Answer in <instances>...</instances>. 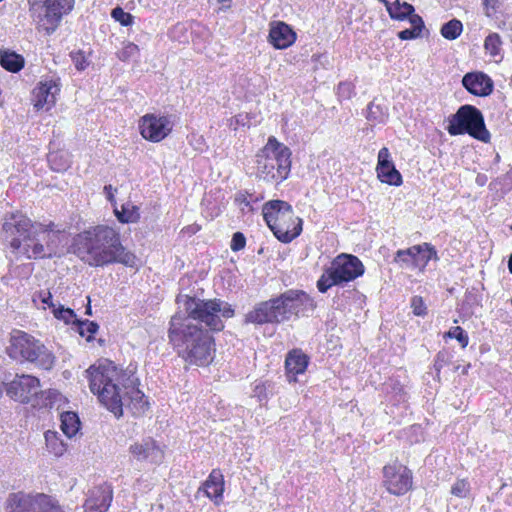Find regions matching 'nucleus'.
Instances as JSON below:
<instances>
[{
    "label": "nucleus",
    "instance_id": "obj_1",
    "mask_svg": "<svg viewBox=\"0 0 512 512\" xmlns=\"http://www.w3.org/2000/svg\"><path fill=\"white\" fill-rule=\"evenodd\" d=\"M186 316L175 314L170 321L168 337L178 356L187 364L205 367L215 357V341L209 330L224 328L223 318L234 316L231 305L220 299L201 300L187 295L177 298Z\"/></svg>",
    "mask_w": 512,
    "mask_h": 512
},
{
    "label": "nucleus",
    "instance_id": "obj_2",
    "mask_svg": "<svg viewBox=\"0 0 512 512\" xmlns=\"http://www.w3.org/2000/svg\"><path fill=\"white\" fill-rule=\"evenodd\" d=\"M0 237L12 252L27 259L60 256L68 244V235L53 222L32 221L20 211L6 213L1 219Z\"/></svg>",
    "mask_w": 512,
    "mask_h": 512
},
{
    "label": "nucleus",
    "instance_id": "obj_3",
    "mask_svg": "<svg viewBox=\"0 0 512 512\" xmlns=\"http://www.w3.org/2000/svg\"><path fill=\"white\" fill-rule=\"evenodd\" d=\"M90 391L116 417L123 414L124 405H133L137 413L148 409V401L139 390V380L131 369L118 368L108 359L99 360L85 371Z\"/></svg>",
    "mask_w": 512,
    "mask_h": 512
},
{
    "label": "nucleus",
    "instance_id": "obj_4",
    "mask_svg": "<svg viewBox=\"0 0 512 512\" xmlns=\"http://www.w3.org/2000/svg\"><path fill=\"white\" fill-rule=\"evenodd\" d=\"M78 255L90 266L99 267L121 263L135 267L137 258L123 247L119 232L106 225H98L79 235Z\"/></svg>",
    "mask_w": 512,
    "mask_h": 512
},
{
    "label": "nucleus",
    "instance_id": "obj_5",
    "mask_svg": "<svg viewBox=\"0 0 512 512\" xmlns=\"http://www.w3.org/2000/svg\"><path fill=\"white\" fill-rule=\"evenodd\" d=\"M292 152L274 136H270L266 145L256 156V175L259 179L272 184L286 180L291 171Z\"/></svg>",
    "mask_w": 512,
    "mask_h": 512
},
{
    "label": "nucleus",
    "instance_id": "obj_6",
    "mask_svg": "<svg viewBox=\"0 0 512 512\" xmlns=\"http://www.w3.org/2000/svg\"><path fill=\"white\" fill-rule=\"evenodd\" d=\"M262 214L274 236L283 243L291 242L302 232V219L295 216L292 206L286 201L266 202Z\"/></svg>",
    "mask_w": 512,
    "mask_h": 512
},
{
    "label": "nucleus",
    "instance_id": "obj_7",
    "mask_svg": "<svg viewBox=\"0 0 512 512\" xmlns=\"http://www.w3.org/2000/svg\"><path fill=\"white\" fill-rule=\"evenodd\" d=\"M7 351L12 359L27 361L45 370L52 369L56 361L55 355L40 340L23 331L13 333Z\"/></svg>",
    "mask_w": 512,
    "mask_h": 512
},
{
    "label": "nucleus",
    "instance_id": "obj_8",
    "mask_svg": "<svg viewBox=\"0 0 512 512\" xmlns=\"http://www.w3.org/2000/svg\"><path fill=\"white\" fill-rule=\"evenodd\" d=\"M364 265L358 257L351 254H340L333 259L317 281V288L326 293L332 286L343 285L364 274Z\"/></svg>",
    "mask_w": 512,
    "mask_h": 512
},
{
    "label": "nucleus",
    "instance_id": "obj_9",
    "mask_svg": "<svg viewBox=\"0 0 512 512\" xmlns=\"http://www.w3.org/2000/svg\"><path fill=\"white\" fill-rule=\"evenodd\" d=\"M447 131L450 135L469 134L470 136L488 142L490 133L485 127L484 118L479 109L471 105L461 106L449 118Z\"/></svg>",
    "mask_w": 512,
    "mask_h": 512
},
{
    "label": "nucleus",
    "instance_id": "obj_10",
    "mask_svg": "<svg viewBox=\"0 0 512 512\" xmlns=\"http://www.w3.org/2000/svg\"><path fill=\"white\" fill-rule=\"evenodd\" d=\"M5 508L7 512H65L57 500L43 493H11Z\"/></svg>",
    "mask_w": 512,
    "mask_h": 512
},
{
    "label": "nucleus",
    "instance_id": "obj_11",
    "mask_svg": "<svg viewBox=\"0 0 512 512\" xmlns=\"http://www.w3.org/2000/svg\"><path fill=\"white\" fill-rule=\"evenodd\" d=\"M75 0H44L39 8L41 11L36 14V5L31 8L37 28L51 35L58 28L62 17L68 14L74 7Z\"/></svg>",
    "mask_w": 512,
    "mask_h": 512
},
{
    "label": "nucleus",
    "instance_id": "obj_12",
    "mask_svg": "<svg viewBox=\"0 0 512 512\" xmlns=\"http://www.w3.org/2000/svg\"><path fill=\"white\" fill-rule=\"evenodd\" d=\"M284 293L259 303L246 315V322L254 324L281 323L291 318Z\"/></svg>",
    "mask_w": 512,
    "mask_h": 512
},
{
    "label": "nucleus",
    "instance_id": "obj_13",
    "mask_svg": "<svg viewBox=\"0 0 512 512\" xmlns=\"http://www.w3.org/2000/svg\"><path fill=\"white\" fill-rule=\"evenodd\" d=\"M438 260L437 251L429 243H422L396 251L393 262L401 269L424 271L429 261Z\"/></svg>",
    "mask_w": 512,
    "mask_h": 512
},
{
    "label": "nucleus",
    "instance_id": "obj_14",
    "mask_svg": "<svg viewBox=\"0 0 512 512\" xmlns=\"http://www.w3.org/2000/svg\"><path fill=\"white\" fill-rule=\"evenodd\" d=\"M40 381L37 377L27 374L16 375L6 385V394L23 404L31 403L33 406L39 404Z\"/></svg>",
    "mask_w": 512,
    "mask_h": 512
},
{
    "label": "nucleus",
    "instance_id": "obj_15",
    "mask_svg": "<svg viewBox=\"0 0 512 512\" xmlns=\"http://www.w3.org/2000/svg\"><path fill=\"white\" fill-rule=\"evenodd\" d=\"M383 484L389 493L404 495L412 488V472L399 463L386 465L383 468Z\"/></svg>",
    "mask_w": 512,
    "mask_h": 512
},
{
    "label": "nucleus",
    "instance_id": "obj_16",
    "mask_svg": "<svg viewBox=\"0 0 512 512\" xmlns=\"http://www.w3.org/2000/svg\"><path fill=\"white\" fill-rule=\"evenodd\" d=\"M139 129L146 140L160 142L172 131L173 122L170 116L146 114L140 119Z\"/></svg>",
    "mask_w": 512,
    "mask_h": 512
},
{
    "label": "nucleus",
    "instance_id": "obj_17",
    "mask_svg": "<svg viewBox=\"0 0 512 512\" xmlns=\"http://www.w3.org/2000/svg\"><path fill=\"white\" fill-rule=\"evenodd\" d=\"M60 92L59 79H45L40 81L33 90L34 107L37 110H50L56 103V96Z\"/></svg>",
    "mask_w": 512,
    "mask_h": 512
},
{
    "label": "nucleus",
    "instance_id": "obj_18",
    "mask_svg": "<svg viewBox=\"0 0 512 512\" xmlns=\"http://www.w3.org/2000/svg\"><path fill=\"white\" fill-rule=\"evenodd\" d=\"M113 499L110 485L103 484L89 490L88 497L83 505L84 512H107Z\"/></svg>",
    "mask_w": 512,
    "mask_h": 512
},
{
    "label": "nucleus",
    "instance_id": "obj_19",
    "mask_svg": "<svg viewBox=\"0 0 512 512\" xmlns=\"http://www.w3.org/2000/svg\"><path fill=\"white\" fill-rule=\"evenodd\" d=\"M376 172L379 180L383 183L394 186L402 184V176L395 168L390 152L386 147L381 148L378 152Z\"/></svg>",
    "mask_w": 512,
    "mask_h": 512
},
{
    "label": "nucleus",
    "instance_id": "obj_20",
    "mask_svg": "<svg viewBox=\"0 0 512 512\" xmlns=\"http://www.w3.org/2000/svg\"><path fill=\"white\" fill-rule=\"evenodd\" d=\"M129 452L138 461H149L157 464L163 460L164 453L152 438L142 439L129 447Z\"/></svg>",
    "mask_w": 512,
    "mask_h": 512
},
{
    "label": "nucleus",
    "instance_id": "obj_21",
    "mask_svg": "<svg viewBox=\"0 0 512 512\" xmlns=\"http://www.w3.org/2000/svg\"><path fill=\"white\" fill-rule=\"evenodd\" d=\"M284 299L288 303V311L291 317L313 311L316 307L313 298L302 290H287L284 292Z\"/></svg>",
    "mask_w": 512,
    "mask_h": 512
},
{
    "label": "nucleus",
    "instance_id": "obj_22",
    "mask_svg": "<svg viewBox=\"0 0 512 512\" xmlns=\"http://www.w3.org/2000/svg\"><path fill=\"white\" fill-rule=\"evenodd\" d=\"M462 85L476 96H487L493 90L492 80L482 72L467 73L462 78Z\"/></svg>",
    "mask_w": 512,
    "mask_h": 512
},
{
    "label": "nucleus",
    "instance_id": "obj_23",
    "mask_svg": "<svg viewBox=\"0 0 512 512\" xmlns=\"http://www.w3.org/2000/svg\"><path fill=\"white\" fill-rule=\"evenodd\" d=\"M296 40V33L284 22L271 24L269 31V42L276 49H286Z\"/></svg>",
    "mask_w": 512,
    "mask_h": 512
},
{
    "label": "nucleus",
    "instance_id": "obj_24",
    "mask_svg": "<svg viewBox=\"0 0 512 512\" xmlns=\"http://www.w3.org/2000/svg\"><path fill=\"white\" fill-rule=\"evenodd\" d=\"M308 365V357L300 350L289 352L285 360V368L289 381H296V375L305 372Z\"/></svg>",
    "mask_w": 512,
    "mask_h": 512
},
{
    "label": "nucleus",
    "instance_id": "obj_25",
    "mask_svg": "<svg viewBox=\"0 0 512 512\" xmlns=\"http://www.w3.org/2000/svg\"><path fill=\"white\" fill-rule=\"evenodd\" d=\"M203 490L207 497L217 500L222 498L224 491V480L220 470H213L203 484Z\"/></svg>",
    "mask_w": 512,
    "mask_h": 512
},
{
    "label": "nucleus",
    "instance_id": "obj_26",
    "mask_svg": "<svg viewBox=\"0 0 512 512\" xmlns=\"http://www.w3.org/2000/svg\"><path fill=\"white\" fill-rule=\"evenodd\" d=\"M389 117L388 109L381 104L372 101L368 104L366 109V119L372 124H384Z\"/></svg>",
    "mask_w": 512,
    "mask_h": 512
},
{
    "label": "nucleus",
    "instance_id": "obj_27",
    "mask_svg": "<svg viewBox=\"0 0 512 512\" xmlns=\"http://www.w3.org/2000/svg\"><path fill=\"white\" fill-rule=\"evenodd\" d=\"M114 214L121 223H136L140 219L139 207L131 202L124 203L121 209L114 207Z\"/></svg>",
    "mask_w": 512,
    "mask_h": 512
},
{
    "label": "nucleus",
    "instance_id": "obj_28",
    "mask_svg": "<svg viewBox=\"0 0 512 512\" xmlns=\"http://www.w3.org/2000/svg\"><path fill=\"white\" fill-rule=\"evenodd\" d=\"M387 12L391 19L403 21L407 19L408 15L415 12L414 7L407 3L401 2L400 0H394L388 5Z\"/></svg>",
    "mask_w": 512,
    "mask_h": 512
},
{
    "label": "nucleus",
    "instance_id": "obj_29",
    "mask_svg": "<svg viewBox=\"0 0 512 512\" xmlns=\"http://www.w3.org/2000/svg\"><path fill=\"white\" fill-rule=\"evenodd\" d=\"M79 428L80 421L76 413L68 411L61 414V429L68 438L76 435Z\"/></svg>",
    "mask_w": 512,
    "mask_h": 512
},
{
    "label": "nucleus",
    "instance_id": "obj_30",
    "mask_svg": "<svg viewBox=\"0 0 512 512\" xmlns=\"http://www.w3.org/2000/svg\"><path fill=\"white\" fill-rule=\"evenodd\" d=\"M47 158L51 169L54 171L61 172L70 167V156L66 151H52Z\"/></svg>",
    "mask_w": 512,
    "mask_h": 512
},
{
    "label": "nucleus",
    "instance_id": "obj_31",
    "mask_svg": "<svg viewBox=\"0 0 512 512\" xmlns=\"http://www.w3.org/2000/svg\"><path fill=\"white\" fill-rule=\"evenodd\" d=\"M45 442L48 451L55 456H62L66 451V444L60 439V436L55 431L45 432Z\"/></svg>",
    "mask_w": 512,
    "mask_h": 512
},
{
    "label": "nucleus",
    "instance_id": "obj_32",
    "mask_svg": "<svg viewBox=\"0 0 512 512\" xmlns=\"http://www.w3.org/2000/svg\"><path fill=\"white\" fill-rule=\"evenodd\" d=\"M0 63L4 69L16 73L23 68L24 59L15 52H4L0 56Z\"/></svg>",
    "mask_w": 512,
    "mask_h": 512
},
{
    "label": "nucleus",
    "instance_id": "obj_33",
    "mask_svg": "<svg viewBox=\"0 0 512 512\" xmlns=\"http://www.w3.org/2000/svg\"><path fill=\"white\" fill-rule=\"evenodd\" d=\"M484 49L491 57L502 59V40L498 33H490L484 40Z\"/></svg>",
    "mask_w": 512,
    "mask_h": 512
},
{
    "label": "nucleus",
    "instance_id": "obj_34",
    "mask_svg": "<svg viewBox=\"0 0 512 512\" xmlns=\"http://www.w3.org/2000/svg\"><path fill=\"white\" fill-rule=\"evenodd\" d=\"M463 30L461 21L452 19L445 23L441 28V35L448 40H455L458 38Z\"/></svg>",
    "mask_w": 512,
    "mask_h": 512
},
{
    "label": "nucleus",
    "instance_id": "obj_35",
    "mask_svg": "<svg viewBox=\"0 0 512 512\" xmlns=\"http://www.w3.org/2000/svg\"><path fill=\"white\" fill-rule=\"evenodd\" d=\"M170 38L178 43L186 44L190 39V32L186 24L177 23L169 32Z\"/></svg>",
    "mask_w": 512,
    "mask_h": 512
},
{
    "label": "nucleus",
    "instance_id": "obj_36",
    "mask_svg": "<svg viewBox=\"0 0 512 512\" xmlns=\"http://www.w3.org/2000/svg\"><path fill=\"white\" fill-rule=\"evenodd\" d=\"M41 400H39V404L37 406H45V407H54L55 404L62 400V395L59 391L54 389H49L46 391H41L39 393Z\"/></svg>",
    "mask_w": 512,
    "mask_h": 512
},
{
    "label": "nucleus",
    "instance_id": "obj_37",
    "mask_svg": "<svg viewBox=\"0 0 512 512\" xmlns=\"http://www.w3.org/2000/svg\"><path fill=\"white\" fill-rule=\"evenodd\" d=\"M75 325L77 326L79 334L83 337H87V340H90L99 328L96 322L89 320L77 319Z\"/></svg>",
    "mask_w": 512,
    "mask_h": 512
},
{
    "label": "nucleus",
    "instance_id": "obj_38",
    "mask_svg": "<svg viewBox=\"0 0 512 512\" xmlns=\"http://www.w3.org/2000/svg\"><path fill=\"white\" fill-rule=\"evenodd\" d=\"M52 313L55 318L64 321L66 324H75V322L78 319L75 312L72 309L65 308L61 304H58L57 307H54V311Z\"/></svg>",
    "mask_w": 512,
    "mask_h": 512
},
{
    "label": "nucleus",
    "instance_id": "obj_39",
    "mask_svg": "<svg viewBox=\"0 0 512 512\" xmlns=\"http://www.w3.org/2000/svg\"><path fill=\"white\" fill-rule=\"evenodd\" d=\"M32 300L35 305H41L43 309L50 308L52 312L54 311V307L58 306L52 301V294L49 291H39L35 293Z\"/></svg>",
    "mask_w": 512,
    "mask_h": 512
},
{
    "label": "nucleus",
    "instance_id": "obj_40",
    "mask_svg": "<svg viewBox=\"0 0 512 512\" xmlns=\"http://www.w3.org/2000/svg\"><path fill=\"white\" fill-rule=\"evenodd\" d=\"M70 57L76 69L79 71L85 70L91 63L90 53L86 54L82 50L72 51Z\"/></svg>",
    "mask_w": 512,
    "mask_h": 512
},
{
    "label": "nucleus",
    "instance_id": "obj_41",
    "mask_svg": "<svg viewBox=\"0 0 512 512\" xmlns=\"http://www.w3.org/2000/svg\"><path fill=\"white\" fill-rule=\"evenodd\" d=\"M444 338L456 339L462 348H465L469 343L468 334L460 327L455 326L449 329L444 336Z\"/></svg>",
    "mask_w": 512,
    "mask_h": 512
},
{
    "label": "nucleus",
    "instance_id": "obj_42",
    "mask_svg": "<svg viewBox=\"0 0 512 512\" xmlns=\"http://www.w3.org/2000/svg\"><path fill=\"white\" fill-rule=\"evenodd\" d=\"M112 18L123 26H130L133 23V16L125 12L121 7H116L111 12Z\"/></svg>",
    "mask_w": 512,
    "mask_h": 512
},
{
    "label": "nucleus",
    "instance_id": "obj_43",
    "mask_svg": "<svg viewBox=\"0 0 512 512\" xmlns=\"http://www.w3.org/2000/svg\"><path fill=\"white\" fill-rule=\"evenodd\" d=\"M270 383L264 381H256L253 388V397H256L259 402L266 400L269 395Z\"/></svg>",
    "mask_w": 512,
    "mask_h": 512
},
{
    "label": "nucleus",
    "instance_id": "obj_44",
    "mask_svg": "<svg viewBox=\"0 0 512 512\" xmlns=\"http://www.w3.org/2000/svg\"><path fill=\"white\" fill-rule=\"evenodd\" d=\"M469 490V482L465 479H459L452 485L451 493L457 497L464 498L469 493Z\"/></svg>",
    "mask_w": 512,
    "mask_h": 512
},
{
    "label": "nucleus",
    "instance_id": "obj_45",
    "mask_svg": "<svg viewBox=\"0 0 512 512\" xmlns=\"http://www.w3.org/2000/svg\"><path fill=\"white\" fill-rule=\"evenodd\" d=\"M411 308L416 316H425L427 314V307L421 296L412 297Z\"/></svg>",
    "mask_w": 512,
    "mask_h": 512
},
{
    "label": "nucleus",
    "instance_id": "obj_46",
    "mask_svg": "<svg viewBox=\"0 0 512 512\" xmlns=\"http://www.w3.org/2000/svg\"><path fill=\"white\" fill-rule=\"evenodd\" d=\"M235 202L239 205L242 212L253 211L252 207V195H246L243 193H239L235 197Z\"/></svg>",
    "mask_w": 512,
    "mask_h": 512
},
{
    "label": "nucleus",
    "instance_id": "obj_47",
    "mask_svg": "<svg viewBox=\"0 0 512 512\" xmlns=\"http://www.w3.org/2000/svg\"><path fill=\"white\" fill-rule=\"evenodd\" d=\"M138 46L134 43H128L124 46V48L118 53V57L121 61H127L131 57H134L138 53Z\"/></svg>",
    "mask_w": 512,
    "mask_h": 512
},
{
    "label": "nucleus",
    "instance_id": "obj_48",
    "mask_svg": "<svg viewBox=\"0 0 512 512\" xmlns=\"http://www.w3.org/2000/svg\"><path fill=\"white\" fill-rule=\"evenodd\" d=\"M245 244H246V239H245V236L243 235V233L236 232L233 234L231 244H230V248L232 251L236 252V251L242 250L245 247Z\"/></svg>",
    "mask_w": 512,
    "mask_h": 512
},
{
    "label": "nucleus",
    "instance_id": "obj_49",
    "mask_svg": "<svg viewBox=\"0 0 512 512\" xmlns=\"http://www.w3.org/2000/svg\"><path fill=\"white\" fill-rule=\"evenodd\" d=\"M407 19L411 23V29H415L421 35L422 30L425 28L423 19L418 15L412 12L408 15Z\"/></svg>",
    "mask_w": 512,
    "mask_h": 512
},
{
    "label": "nucleus",
    "instance_id": "obj_50",
    "mask_svg": "<svg viewBox=\"0 0 512 512\" xmlns=\"http://www.w3.org/2000/svg\"><path fill=\"white\" fill-rule=\"evenodd\" d=\"M487 16H492L493 13L499 8L500 2L498 0H483Z\"/></svg>",
    "mask_w": 512,
    "mask_h": 512
},
{
    "label": "nucleus",
    "instance_id": "obj_51",
    "mask_svg": "<svg viewBox=\"0 0 512 512\" xmlns=\"http://www.w3.org/2000/svg\"><path fill=\"white\" fill-rule=\"evenodd\" d=\"M421 35L416 32L415 29H404L398 33V37L401 40H410L420 37Z\"/></svg>",
    "mask_w": 512,
    "mask_h": 512
},
{
    "label": "nucleus",
    "instance_id": "obj_52",
    "mask_svg": "<svg viewBox=\"0 0 512 512\" xmlns=\"http://www.w3.org/2000/svg\"><path fill=\"white\" fill-rule=\"evenodd\" d=\"M352 94V85L350 83H340L338 86V95L345 98H350Z\"/></svg>",
    "mask_w": 512,
    "mask_h": 512
},
{
    "label": "nucleus",
    "instance_id": "obj_53",
    "mask_svg": "<svg viewBox=\"0 0 512 512\" xmlns=\"http://www.w3.org/2000/svg\"><path fill=\"white\" fill-rule=\"evenodd\" d=\"M116 191V189H114L112 187V185H106L104 186V193L106 195V198L112 203L114 204L115 203V198H114V192Z\"/></svg>",
    "mask_w": 512,
    "mask_h": 512
},
{
    "label": "nucleus",
    "instance_id": "obj_54",
    "mask_svg": "<svg viewBox=\"0 0 512 512\" xmlns=\"http://www.w3.org/2000/svg\"><path fill=\"white\" fill-rule=\"evenodd\" d=\"M221 6L219 7V10H227L231 7V0H216Z\"/></svg>",
    "mask_w": 512,
    "mask_h": 512
},
{
    "label": "nucleus",
    "instance_id": "obj_55",
    "mask_svg": "<svg viewBox=\"0 0 512 512\" xmlns=\"http://www.w3.org/2000/svg\"><path fill=\"white\" fill-rule=\"evenodd\" d=\"M508 269H509L510 273L512 274V254L510 255L509 260H508Z\"/></svg>",
    "mask_w": 512,
    "mask_h": 512
},
{
    "label": "nucleus",
    "instance_id": "obj_56",
    "mask_svg": "<svg viewBox=\"0 0 512 512\" xmlns=\"http://www.w3.org/2000/svg\"><path fill=\"white\" fill-rule=\"evenodd\" d=\"M378 1L385 5L386 10L388 9V5L391 4V1H388V0H378Z\"/></svg>",
    "mask_w": 512,
    "mask_h": 512
},
{
    "label": "nucleus",
    "instance_id": "obj_57",
    "mask_svg": "<svg viewBox=\"0 0 512 512\" xmlns=\"http://www.w3.org/2000/svg\"><path fill=\"white\" fill-rule=\"evenodd\" d=\"M86 314L91 315L90 301L88 302V306H87V309H86Z\"/></svg>",
    "mask_w": 512,
    "mask_h": 512
},
{
    "label": "nucleus",
    "instance_id": "obj_58",
    "mask_svg": "<svg viewBox=\"0 0 512 512\" xmlns=\"http://www.w3.org/2000/svg\"><path fill=\"white\" fill-rule=\"evenodd\" d=\"M3 394V383L0 382V397L2 396Z\"/></svg>",
    "mask_w": 512,
    "mask_h": 512
},
{
    "label": "nucleus",
    "instance_id": "obj_59",
    "mask_svg": "<svg viewBox=\"0 0 512 512\" xmlns=\"http://www.w3.org/2000/svg\"><path fill=\"white\" fill-rule=\"evenodd\" d=\"M511 229H512V225H511Z\"/></svg>",
    "mask_w": 512,
    "mask_h": 512
}]
</instances>
